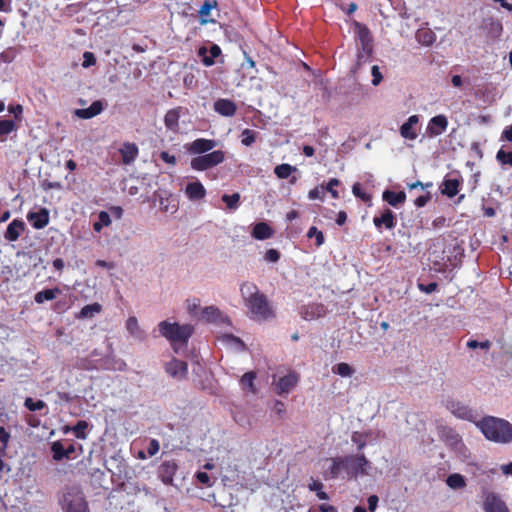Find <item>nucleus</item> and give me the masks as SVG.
Listing matches in <instances>:
<instances>
[{"label":"nucleus","instance_id":"nucleus-28","mask_svg":"<svg viewBox=\"0 0 512 512\" xmlns=\"http://www.w3.org/2000/svg\"><path fill=\"white\" fill-rule=\"evenodd\" d=\"M101 311L102 305L96 302L82 307L77 317L81 319L93 318L96 314H99Z\"/></svg>","mask_w":512,"mask_h":512},{"label":"nucleus","instance_id":"nucleus-27","mask_svg":"<svg viewBox=\"0 0 512 512\" xmlns=\"http://www.w3.org/2000/svg\"><path fill=\"white\" fill-rule=\"evenodd\" d=\"M61 293V290L58 287L52 289H44L37 292L34 296V300L38 304H42L45 301H51L56 298L58 294Z\"/></svg>","mask_w":512,"mask_h":512},{"label":"nucleus","instance_id":"nucleus-52","mask_svg":"<svg viewBox=\"0 0 512 512\" xmlns=\"http://www.w3.org/2000/svg\"><path fill=\"white\" fill-rule=\"evenodd\" d=\"M96 64V57L92 52H84L83 54V63L82 66L84 68H88Z\"/></svg>","mask_w":512,"mask_h":512},{"label":"nucleus","instance_id":"nucleus-29","mask_svg":"<svg viewBox=\"0 0 512 512\" xmlns=\"http://www.w3.org/2000/svg\"><path fill=\"white\" fill-rule=\"evenodd\" d=\"M332 465L329 470L325 473V479H335L339 476L341 470H343V458L334 457L331 459Z\"/></svg>","mask_w":512,"mask_h":512},{"label":"nucleus","instance_id":"nucleus-7","mask_svg":"<svg viewBox=\"0 0 512 512\" xmlns=\"http://www.w3.org/2000/svg\"><path fill=\"white\" fill-rule=\"evenodd\" d=\"M483 509L485 512H510L501 497L490 491L483 492Z\"/></svg>","mask_w":512,"mask_h":512},{"label":"nucleus","instance_id":"nucleus-64","mask_svg":"<svg viewBox=\"0 0 512 512\" xmlns=\"http://www.w3.org/2000/svg\"><path fill=\"white\" fill-rule=\"evenodd\" d=\"M501 139H502V140H507V141L512 142V125L507 126V127L503 130V132H502V134H501Z\"/></svg>","mask_w":512,"mask_h":512},{"label":"nucleus","instance_id":"nucleus-58","mask_svg":"<svg viewBox=\"0 0 512 512\" xmlns=\"http://www.w3.org/2000/svg\"><path fill=\"white\" fill-rule=\"evenodd\" d=\"M196 479L203 485L210 487L212 485L210 476L206 472H197Z\"/></svg>","mask_w":512,"mask_h":512},{"label":"nucleus","instance_id":"nucleus-3","mask_svg":"<svg viewBox=\"0 0 512 512\" xmlns=\"http://www.w3.org/2000/svg\"><path fill=\"white\" fill-rule=\"evenodd\" d=\"M58 502L64 512H90L84 492L79 486H65L58 495Z\"/></svg>","mask_w":512,"mask_h":512},{"label":"nucleus","instance_id":"nucleus-11","mask_svg":"<svg viewBox=\"0 0 512 512\" xmlns=\"http://www.w3.org/2000/svg\"><path fill=\"white\" fill-rule=\"evenodd\" d=\"M420 116L411 115L399 128V133L406 140H415L418 137Z\"/></svg>","mask_w":512,"mask_h":512},{"label":"nucleus","instance_id":"nucleus-16","mask_svg":"<svg viewBox=\"0 0 512 512\" xmlns=\"http://www.w3.org/2000/svg\"><path fill=\"white\" fill-rule=\"evenodd\" d=\"M373 223L378 230H381L382 227L391 230L395 228L397 220L392 210L385 209L380 216L373 218Z\"/></svg>","mask_w":512,"mask_h":512},{"label":"nucleus","instance_id":"nucleus-9","mask_svg":"<svg viewBox=\"0 0 512 512\" xmlns=\"http://www.w3.org/2000/svg\"><path fill=\"white\" fill-rule=\"evenodd\" d=\"M446 408L457 418L476 422L473 410L459 401L453 399L447 400Z\"/></svg>","mask_w":512,"mask_h":512},{"label":"nucleus","instance_id":"nucleus-13","mask_svg":"<svg viewBox=\"0 0 512 512\" xmlns=\"http://www.w3.org/2000/svg\"><path fill=\"white\" fill-rule=\"evenodd\" d=\"M217 146L216 140L197 138L191 143L187 144L186 149L192 155H203Z\"/></svg>","mask_w":512,"mask_h":512},{"label":"nucleus","instance_id":"nucleus-63","mask_svg":"<svg viewBox=\"0 0 512 512\" xmlns=\"http://www.w3.org/2000/svg\"><path fill=\"white\" fill-rule=\"evenodd\" d=\"M430 200V194L427 193L425 195H421L419 197H417L414 201V204L417 206V207H424L427 202Z\"/></svg>","mask_w":512,"mask_h":512},{"label":"nucleus","instance_id":"nucleus-46","mask_svg":"<svg viewBox=\"0 0 512 512\" xmlns=\"http://www.w3.org/2000/svg\"><path fill=\"white\" fill-rule=\"evenodd\" d=\"M24 405L25 407L29 410V411H38V410H42L43 408L46 407V403L42 400H37V401H34L32 398L28 397L25 399V402H24Z\"/></svg>","mask_w":512,"mask_h":512},{"label":"nucleus","instance_id":"nucleus-23","mask_svg":"<svg viewBox=\"0 0 512 512\" xmlns=\"http://www.w3.org/2000/svg\"><path fill=\"white\" fill-rule=\"evenodd\" d=\"M180 108L170 109L164 116V124L170 131L176 132L179 129Z\"/></svg>","mask_w":512,"mask_h":512},{"label":"nucleus","instance_id":"nucleus-30","mask_svg":"<svg viewBox=\"0 0 512 512\" xmlns=\"http://www.w3.org/2000/svg\"><path fill=\"white\" fill-rule=\"evenodd\" d=\"M324 312V306L319 304H311L304 307L302 312L303 318L305 320H312L314 318L320 317Z\"/></svg>","mask_w":512,"mask_h":512},{"label":"nucleus","instance_id":"nucleus-41","mask_svg":"<svg viewBox=\"0 0 512 512\" xmlns=\"http://www.w3.org/2000/svg\"><path fill=\"white\" fill-rule=\"evenodd\" d=\"M202 315L208 322H216L220 317L221 312L218 308L209 306L203 309Z\"/></svg>","mask_w":512,"mask_h":512},{"label":"nucleus","instance_id":"nucleus-35","mask_svg":"<svg viewBox=\"0 0 512 512\" xmlns=\"http://www.w3.org/2000/svg\"><path fill=\"white\" fill-rule=\"evenodd\" d=\"M446 484L452 489H461L466 486L465 478L459 473L450 474L446 479Z\"/></svg>","mask_w":512,"mask_h":512},{"label":"nucleus","instance_id":"nucleus-19","mask_svg":"<svg viewBox=\"0 0 512 512\" xmlns=\"http://www.w3.org/2000/svg\"><path fill=\"white\" fill-rule=\"evenodd\" d=\"M25 230V223L21 219H14L11 223H9L6 232L4 234V238L7 241L14 242L17 241L20 237L21 233Z\"/></svg>","mask_w":512,"mask_h":512},{"label":"nucleus","instance_id":"nucleus-6","mask_svg":"<svg viewBox=\"0 0 512 512\" xmlns=\"http://www.w3.org/2000/svg\"><path fill=\"white\" fill-rule=\"evenodd\" d=\"M343 458V470L351 477H357L359 474H367L366 467L369 461L364 454L347 455Z\"/></svg>","mask_w":512,"mask_h":512},{"label":"nucleus","instance_id":"nucleus-21","mask_svg":"<svg viewBox=\"0 0 512 512\" xmlns=\"http://www.w3.org/2000/svg\"><path fill=\"white\" fill-rule=\"evenodd\" d=\"M185 193L190 200H200L206 195V190L201 182H190L186 185Z\"/></svg>","mask_w":512,"mask_h":512},{"label":"nucleus","instance_id":"nucleus-54","mask_svg":"<svg viewBox=\"0 0 512 512\" xmlns=\"http://www.w3.org/2000/svg\"><path fill=\"white\" fill-rule=\"evenodd\" d=\"M264 259L268 262L275 263L280 259V253L276 249H268L264 255Z\"/></svg>","mask_w":512,"mask_h":512},{"label":"nucleus","instance_id":"nucleus-18","mask_svg":"<svg viewBox=\"0 0 512 512\" xmlns=\"http://www.w3.org/2000/svg\"><path fill=\"white\" fill-rule=\"evenodd\" d=\"M463 183L462 178H445L441 185V193L449 198H453L459 192V189Z\"/></svg>","mask_w":512,"mask_h":512},{"label":"nucleus","instance_id":"nucleus-47","mask_svg":"<svg viewBox=\"0 0 512 512\" xmlns=\"http://www.w3.org/2000/svg\"><path fill=\"white\" fill-rule=\"evenodd\" d=\"M339 184H340V181L337 178L330 179L328 181L327 185L324 186L325 193L329 192L334 199H338L339 192L335 189V187L338 186Z\"/></svg>","mask_w":512,"mask_h":512},{"label":"nucleus","instance_id":"nucleus-4","mask_svg":"<svg viewBox=\"0 0 512 512\" xmlns=\"http://www.w3.org/2000/svg\"><path fill=\"white\" fill-rule=\"evenodd\" d=\"M158 328L160 334L171 342L175 352H177L175 344L181 343L186 345L194 332V328L190 324L180 325L179 323H171L169 321L160 322Z\"/></svg>","mask_w":512,"mask_h":512},{"label":"nucleus","instance_id":"nucleus-62","mask_svg":"<svg viewBox=\"0 0 512 512\" xmlns=\"http://www.w3.org/2000/svg\"><path fill=\"white\" fill-rule=\"evenodd\" d=\"M378 501H379V498L377 495H370L367 499V502H368V509L371 511V512H374L377 508V505H378Z\"/></svg>","mask_w":512,"mask_h":512},{"label":"nucleus","instance_id":"nucleus-37","mask_svg":"<svg viewBox=\"0 0 512 512\" xmlns=\"http://www.w3.org/2000/svg\"><path fill=\"white\" fill-rule=\"evenodd\" d=\"M15 122L11 119L0 120V141H5V136L15 129Z\"/></svg>","mask_w":512,"mask_h":512},{"label":"nucleus","instance_id":"nucleus-60","mask_svg":"<svg viewBox=\"0 0 512 512\" xmlns=\"http://www.w3.org/2000/svg\"><path fill=\"white\" fill-rule=\"evenodd\" d=\"M159 157L162 161H164L167 164H176V157L174 155L169 154L167 151H162Z\"/></svg>","mask_w":512,"mask_h":512},{"label":"nucleus","instance_id":"nucleus-49","mask_svg":"<svg viewBox=\"0 0 512 512\" xmlns=\"http://www.w3.org/2000/svg\"><path fill=\"white\" fill-rule=\"evenodd\" d=\"M216 5H217L216 1L205 0L204 3L202 4L200 10H199L200 16H202V17L209 16L211 10L213 8H215Z\"/></svg>","mask_w":512,"mask_h":512},{"label":"nucleus","instance_id":"nucleus-43","mask_svg":"<svg viewBox=\"0 0 512 512\" xmlns=\"http://www.w3.org/2000/svg\"><path fill=\"white\" fill-rule=\"evenodd\" d=\"M307 237L310 239L315 238V244L317 247H320L325 242V237H324L323 232L318 230V228L315 226H312L309 228V230L307 232Z\"/></svg>","mask_w":512,"mask_h":512},{"label":"nucleus","instance_id":"nucleus-32","mask_svg":"<svg viewBox=\"0 0 512 512\" xmlns=\"http://www.w3.org/2000/svg\"><path fill=\"white\" fill-rule=\"evenodd\" d=\"M354 28L357 34V39L359 40L360 44L373 40L370 30L365 24L355 21Z\"/></svg>","mask_w":512,"mask_h":512},{"label":"nucleus","instance_id":"nucleus-10","mask_svg":"<svg viewBox=\"0 0 512 512\" xmlns=\"http://www.w3.org/2000/svg\"><path fill=\"white\" fill-rule=\"evenodd\" d=\"M300 376L295 371H290L287 375L280 377L277 383L275 384V393L278 395H283L289 393L292 389H294L298 382Z\"/></svg>","mask_w":512,"mask_h":512},{"label":"nucleus","instance_id":"nucleus-56","mask_svg":"<svg viewBox=\"0 0 512 512\" xmlns=\"http://www.w3.org/2000/svg\"><path fill=\"white\" fill-rule=\"evenodd\" d=\"M352 441L357 444L358 450H362L366 446V442L363 439V435L359 432H354L352 435Z\"/></svg>","mask_w":512,"mask_h":512},{"label":"nucleus","instance_id":"nucleus-5","mask_svg":"<svg viewBox=\"0 0 512 512\" xmlns=\"http://www.w3.org/2000/svg\"><path fill=\"white\" fill-rule=\"evenodd\" d=\"M225 160V153L222 150H215L191 159L190 167L195 171H206Z\"/></svg>","mask_w":512,"mask_h":512},{"label":"nucleus","instance_id":"nucleus-8","mask_svg":"<svg viewBox=\"0 0 512 512\" xmlns=\"http://www.w3.org/2000/svg\"><path fill=\"white\" fill-rule=\"evenodd\" d=\"M165 372L178 381L184 380L188 376V363L173 357L164 366Z\"/></svg>","mask_w":512,"mask_h":512},{"label":"nucleus","instance_id":"nucleus-42","mask_svg":"<svg viewBox=\"0 0 512 512\" xmlns=\"http://www.w3.org/2000/svg\"><path fill=\"white\" fill-rule=\"evenodd\" d=\"M88 428V423L85 420L78 421L72 428V431L76 438L78 439H86V429Z\"/></svg>","mask_w":512,"mask_h":512},{"label":"nucleus","instance_id":"nucleus-40","mask_svg":"<svg viewBox=\"0 0 512 512\" xmlns=\"http://www.w3.org/2000/svg\"><path fill=\"white\" fill-rule=\"evenodd\" d=\"M222 201L226 204V207L229 210H235L240 202V194L239 193H233L231 195L224 194L222 196Z\"/></svg>","mask_w":512,"mask_h":512},{"label":"nucleus","instance_id":"nucleus-48","mask_svg":"<svg viewBox=\"0 0 512 512\" xmlns=\"http://www.w3.org/2000/svg\"><path fill=\"white\" fill-rule=\"evenodd\" d=\"M308 197L310 200L320 199L323 200L325 197V189L324 185L317 186L311 189L308 193Z\"/></svg>","mask_w":512,"mask_h":512},{"label":"nucleus","instance_id":"nucleus-55","mask_svg":"<svg viewBox=\"0 0 512 512\" xmlns=\"http://www.w3.org/2000/svg\"><path fill=\"white\" fill-rule=\"evenodd\" d=\"M160 450V444L158 442V440L156 439H151L150 442H149V445L147 447V453L149 456H154L156 455Z\"/></svg>","mask_w":512,"mask_h":512},{"label":"nucleus","instance_id":"nucleus-53","mask_svg":"<svg viewBox=\"0 0 512 512\" xmlns=\"http://www.w3.org/2000/svg\"><path fill=\"white\" fill-rule=\"evenodd\" d=\"M371 74H372V84L374 86L379 85L383 79V76H382L380 69L377 65L372 66Z\"/></svg>","mask_w":512,"mask_h":512},{"label":"nucleus","instance_id":"nucleus-45","mask_svg":"<svg viewBox=\"0 0 512 512\" xmlns=\"http://www.w3.org/2000/svg\"><path fill=\"white\" fill-rule=\"evenodd\" d=\"M160 208L166 213L174 214L178 210V203L175 199H161Z\"/></svg>","mask_w":512,"mask_h":512},{"label":"nucleus","instance_id":"nucleus-44","mask_svg":"<svg viewBox=\"0 0 512 512\" xmlns=\"http://www.w3.org/2000/svg\"><path fill=\"white\" fill-rule=\"evenodd\" d=\"M333 372L342 377H350L354 370L349 364L342 362L333 367Z\"/></svg>","mask_w":512,"mask_h":512},{"label":"nucleus","instance_id":"nucleus-24","mask_svg":"<svg viewBox=\"0 0 512 512\" xmlns=\"http://www.w3.org/2000/svg\"><path fill=\"white\" fill-rule=\"evenodd\" d=\"M382 198L389 205L398 207L406 201V194L404 191L394 192L391 190H385L382 194Z\"/></svg>","mask_w":512,"mask_h":512},{"label":"nucleus","instance_id":"nucleus-22","mask_svg":"<svg viewBox=\"0 0 512 512\" xmlns=\"http://www.w3.org/2000/svg\"><path fill=\"white\" fill-rule=\"evenodd\" d=\"M102 110V102L94 101L88 108L77 109L75 114L81 119H90L100 114Z\"/></svg>","mask_w":512,"mask_h":512},{"label":"nucleus","instance_id":"nucleus-57","mask_svg":"<svg viewBox=\"0 0 512 512\" xmlns=\"http://www.w3.org/2000/svg\"><path fill=\"white\" fill-rule=\"evenodd\" d=\"M10 438V433L4 427L0 426V442L3 444L4 449L8 447Z\"/></svg>","mask_w":512,"mask_h":512},{"label":"nucleus","instance_id":"nucleus-1","mask_svg":"<svg viewBox=\"0 0 512 512\" xmlns=\"http://www.w3.org/2000/svg\"><path fill=\"white\" fill-rule=\"evenodd\" d=\"M240 292L251 318L266 320L274 316L267 297L259 291L254 283L244 282L240 287Z\"/></svg>","mask_w":512,"mask_h":512},{"label":"nucleus","instance_id":"nucleus-50","mask_svg":"<svg viewBox=\"0 0 512 512\" xmlns=\"http://www.w3.org/2000/svg\"><path fill=\"white\" fill-rule=\"evenodd\" d=\"M352 192L355 195V197L360 198L364 202H368L371 200V196L361 189L359 183H355L353 185Z\"/></svg>","mask_w":512,"mask_h":512},{"label":"nucleus","instance_id":"nucleus-15","mask_svg":"<svg viewBox=\"0 0 512 512\" xmlns=\"http://www.w3.org/2000/svg\"><path fill=\"white\" fill-rule=\"evenodd\" d=\"M27 219L35 229H43L49 224L50 215L47 208H41L37 212H29Z\"/></svg>","mask_w":512,"mask_h":512},{"label":"nucleus","instance_id":"nucleus-17","mask_svg":"<svg viewBox=\"0 0 512 512\" xmlns=\"http://www.w3.org/2000/svg\"><path fill=\"white\" fill-rule=\"evenodd\" d=\"M214 111L225 117H232L237 111V105L230 99L220 98L214 102Z\"/></svg>","mask_w":512,"mask_h":512},{"label":"nucleus","instance_id":"nucleus-26","mask_svg":"<svg viewBox=\"0 0 512 512\" xmlns=\"http://www.w3.org/2000/svg\"><path fill=\"white\" fill-rule=\"evenodd\" d=\"M373 54V40L360 44L359 52L357 54V64L362 65L366 63Z\"/></svg>","mask_w":512,"mask_h":512},{"label":"nucleus","instance_id":"nucleus-12","mask_svg":"<svg viewBox=\"0 0 512 512\" xmlns=\"http://www.w3.org/2000/svg\"><path fill=\"white\" fill-rule=\"evenodd\" d=\"M448 127V119L445 115L440 114L432 117L426 127V134L430 138L443 134Z\"/></svg>","mask_w":512,"mask_h":512},{"label":"nucleus","instance_id":"nucleus-36","mask_svg":"<svg viewBox=\"0 0 512 512\" xmlns=\"http://www.w3.org/2000/svg\"><path fill=\"white\" fill-rule=\"evenodd\" d=\"M52 457L55 461L59 462L66 459L65 447L61 441H55L51 444Z\"/></svg>","mask_w":512,"mask_h":512},{"label":"nucleus","instance_id":"nucleus-14","mask_svg":"<svg viewBox=\"0 0 512 512\" xmlns=\"http://www.w3.org/2000/svg\"><path fill=\"white\" fill-rule=\"evenodd\" d=\"M177 470L178 465L174 460L163 461L158 469L159 478L164 484L170 485L173 483Z\"/></svg>","mask_w":512,"mask_h":512},{"label":"nucleus","instance_id":"nucleus-20","mask_svg":"<svg viewBox=\"0 0 512 512\" xmlns=\"http://www.w3.org/2000/svg\"><path fill=\"white\" fill-rule=\"evenodd\" d=\"M119 152L122 157V162L124 164H131L137 158L139 149L135 143L126 142Z\"/></svg>","mask_w":512,"mask_h":512},{"label":"nucleus","instance_id":"nucleus-34","mask_svg":"<svg viewBox=\"0 0 512 512\" xmlns=\"http://www.w3.org/2000/svg\"><path fill=\"white\" fill-rule=\"evenodd\" d=\"M416 38L421 44L429 46L433 44V42L436 39V36L431 30L420 29L416 33Z\"/></svg>","mask_w":512,"mask_h":512},{"label":"nucleus","instance_id":"nucleus-61","mask_svg":"<svg viewBox=\"0 0 512 512\" xmlns=\"http://www.w3.org/2000/svg\"><path fill=\"white\" fill-rule=\"evenodd\" d=\"M98 221L102 224L103 227H107L111 224L110 215L106 211H101L98 214Z\"/></svg>","mask_w":512,"mask_h":512},{"label":"nucleus","instance_id":"nucleus-51","mask_svg":"<svg viewBox=\"0 0 512 512\" xmlns=\"http://www.w3.org/2000/svg\"><path fill=\"white\" fill-rule=\"evenodd\" d=\"M467 347L470 349L481 348L484 350H489L491 347V342L489 340H485L483 342H478L477 340L470 339L467 342Z\"/></svg>","mask_w":512,"mask_h":512},{"label":"nucleus","instance_id":"nucleus-2","mask_svg":"<svg viewBox=\"0 0 512 512\" xmlns=\"http://www.w3.org/2000/svg\"><path fill=\"white\" fill-rule=\"evenodd\" d=\"M475 423L490 441L502 444L512 441V424L505 419L486 416Z\"/></svg>","mask_w":512,"mask_h":512},{"label":"nucleus","instance_id":"nucleus-38","mask_svg":"<svg viewBox=\"0 0 512 512\" xmlns=\"http://www.w3.org/2000/svg\"><path fill=\"white\" fill-rule=\"evenodd\" d=\"M496 160L502 166L512 167V151L499 149L496 153Z\"/></svg>","mask_w":512,"mask_h":512},{"label":"nucleus","instance_id":"nucleus-39","mask_svg":"<svg viewBox=\"0 0 512 512\" xmlns=\"http://www.w3.org/2000/svg\"><path fill=\"white\" fill-rule=\"evenodd\" d=\"M257 135V131L246 128L241 132V143L249 147L255 142Z\"/></svg>","mask_w":512,"mask_h":512},{"label":"nucleus","instance_id":"nucleus-33","mask_svg":"<svg viewBox=\"0 0 512 512\" xmlns=\"http://www.w3.org/2000/svg\"><path fill=\"white\" fill-rule=\"evenodd\" d=\"M295 171H297V168L287 163L277 165L274 168V173L279 179H287Z\"/></svg>","mask_w":512,"mask_h":512},{"label":"nucleus","instance_id":"nucleus-31","mask_svg":"<svg viewBox=\"0 0 512 512\" xmlns=\"http://www.w3.org/2000/svg\"><path fill=\"white\" fill-rule=\"evenodd\" d=\"M256 379V373L254 371L246 372L240 379V385L244 391L252 393L256 392L254 380Z\"/></svg>","mask_w":512,"mask_h":512},{"label":"nucleus","instance_id":"nucleus-25","mask_svg":"<svg viewBox=\"0 0 512 512\" xmlns=\"http://www.w3.org/2000/svg\"><path fill=\"white\" fill-rule=\"evenodd\" d=\"M273 229L265 222L255 224L252 230V236L257 240H265L271 238Z\"/></svg>","mask_w":512,"mask_h":512},{"label":"nucleus","instance_id":"nucleus-59","mask_svg":"<svg viewBox=\"0 0 512 512\" xmlns=\"http://www.w3.org/2000/svg\"><path fill=\"white\" fill-rule=\"evenodd\" d=\"M418 288L425 293H432L438 288V284L436 282H431L429 284H422L420 283L418 285Z\"/></svg>","mask_w":512,"mask_h":512}]
</instances>
